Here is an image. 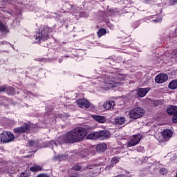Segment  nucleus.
Segmentation results:
<instances>
[{
  "label": "nucleus",
  "mask_w": 177,
  "mask_h": 177,
  "mask_svg": "<svg viewBox=\"0 0 177 177\" xmlns=\"http://www.w3.org/2000/svg\"><path fill=\"white\" fill-rule=\"evenodd\" d=\"M106 32V29H100V30H98V32H97L98 37H102V35H104Z\"/></svg>",
  "instance_id": "24"
},
{
  "label": "nucleus",
  "mask_w": 177,
  "mask_h": 177,
  "mask_svg": "<svg viewBox=\"0 0 177 177\" xmlns=\"http://www.w3.org/2000/svg\"><path fill=\"white\" fill-rule=\"evenodd\" d=\"M169 88L171 90H176L177 89V80H173L170 82L169 84Z\"/></svg>",
  "instance_id": "20"
},
{
  "label": "nucleus",
  "mask_w": 177,
  "mask_h": 177,
  "mask_svg": "<svg viewBox=\"0 0 177 177\" xmlns=\"http://www.w3.org/2000/svg\"><path fill=\"white\" fill-rule=\"evenodd\" d=\"M35 143V141H29L30 146H33V145Z\"/></svg>",
  "instance_id": "32"
},
{
  "label": "nucleus",
  "mask_w": 177,
  "mask_h": 177,
  "mask_svg": "<svg viewBox=\"0 0 177 177\" xmlns=\"http://www.w3.org/2000/svg\"><path fill=\"white\" fill-rule=\"evenodd\" d=\"M50 144L53 145V147H55V146H57V144H56V142H55V141H51Z\"/></svg>",
  "instance_id": "30"
},
{
  "label": "nucleus",
  "mask_w": 177,
  "mask_h": 177,
  "mask_svg": "<svg viewBox=\"0 0 177 177\" xmlns=\"http://www.w3.org/2000/svg\"><path fill=\"white\" fill-rule=\"evenodd\" d=\"M169 115H172V121L174 123H177V106H171L170 108L167 109V111Z\"/></svg>",
  "instance_id": "8"
},
{
  "label": "nucleus",
  "mask_w": 177,
  "mask_h": 177,
  "mask_svg": "<svg viewBox=\"0 0 177 177\" xmlns=\"http://www.w3.org/2000/svg\"><path fill=\"white\" fill-rule=\"evenodd\" d=\"M30 171H31V172H38L42 171V167L39 165L32 166L30 168Z\"/></svg>",
  "instance_id": "21"
},
{
  "label": "nucleus",
  "mask_w": 177,
  "mask_h": 177,
  "mask_svg": "<svg viewBox=\"0 0 177 177\" xmlns=\"http://www.w3.org/2000/svg\"><path fill=\"white\" fill-rule=\"evenodd\" d=\"M9 89H12V87H10Z\"/></svg>",
  "instance_id": "36"
},
{
  "label": "nucleus",
  "mask_w": 177,
  "mask_h": 177,
  "mask_svg": "<svg viewBox=\"0 0 177 177\" xmlns=\"http://www.w3.org/2000/svg\"><path fill=\"white\" fill-rule=\"evenodd\" d=\"M125 122H126L125 118L120 117V118H115V123L118 126L124 124Z\"/></svg>",
  "instance_id": "17"
},
{
  "label": "nucleus",
  "mask_w": 177,
  "mask_h": 177,
  "mask_svg": "<svg viewBox=\"0 0 177 177\" xmlns=\"http://www.w3.org/2000/svg\"><path fill=\"white\" fill-rule=\"evenodd\" d=\"M173 134L174 133L171 130L166 129L162 132V137H163L165 140H169V138H171Z\"/></svg>",
  "instance_id": "13"
},
{
  "label": "nucleus",
  "mask_w": 177,
  "mask_h": 177,
  "mask_svg": "<svg viewBox=\"0 0 177 177\" xmlns=\"http://www.w3.org/2000/svg\"><path fill=\"white\" fill-rule=\"evenodd\" d=\"M52 30L46 26H41L39 28V32L36 34L35 39L37 41H46L49 38L48 34Z\"/></svg>",
  "instance_id": "3"
},
{
  "label": "nucleus",
  "mask_w": 177,
  "mask_h": 177,
  "mask_svg": "<svg viewBox=\"0 0 177 177\" xmlns=\"http://www.w3.org/2000/svg\"><path fill=\"white\" fill-rule=\"evenodd\" d=\"M115 106V102L114 101H109L108 102H105L104 104V108L105 109H111V108H113Z\"/></svg>",
  "instance_id": "19"
},
{
  "label": "nucleus",
  "mask_w": 177,
  "mask_h": 177,
  "mask_svg": "<svg viewBox=\"0 0 177 177\" xmlns=\"http://www.w3.org/2000/svg\"><path fill=\"white\" fill-rule=\"evenodd\" d=\"M99 138V131H95L90 134V140H98Z\"/></svg>",
  "instance_id": "22"
},
{
  "label": "nucleus",
  "mask_w": 177,
  "mask_h": 177,
  "mask_svg": "<svg viewBox=\"0 0 177 177\" xmlns=\"http://www.w3.org/2000/svg\"><path fill=\"white\" fill-rule=\"evenodd\" d=\"M177 2V0H170V3H171V5H174V3H176Z\"/></svg>",
  "instance_id": "31"
},
{
  "label": "nucleus",
  "mask_w": 177,
  "mask_h": 177,
  "mask_svg": "<svg viewBox=\"0 0 177 177\" xmlns=\"http://www.w3.org/2000/svg\"><path fill=\"white\" fill-rule=\"evenodd\" d=\"M142 138V136L141 134H136L135 136H132L128 141L127 147H135L139 142H140Z\"/></svg>",
  "instance_id": "6"
},
{
  "label": "nucleus",
  "mask_w": 177,
  "mask_h": 177,
  "mask_svg": "<svg viewBox=\"0 0 177 177\" xmlns=\"http://www.w3.org/2000/svg\"><path fill=\"white\" fill-rule=\"evenodd\" d=\"M0 31L1 32H8V27L5 26L2 22L0 21Z\"/></svg>",
  "instance_id": "23"
},
{
  "label": "nucleus",
  "mask_w": 177,
  "mask_h": 177,
  "mask_svg": "<svg viewBox=\"0 0 177 177\" xmlns=\"http://www.w3.org/2000/svg\"><path fill=\"white\" fill-rule=\"evenodd\" d=\"M77 104L79 105V107H85L88 109L89 107V102L85 99H80L77 101Z\"/></svg>",
  "instance_id": "14"
},
{
  "label": "nucleus",
  "mask_w": 177,
  "mask_h": 177,
  "mask_svg": "<svg viewBox=\"0 0 177 177\" xmlns=\"http://www.w3.org/2000/svg\"><path fill=\"white\" fill-rule=\"evenodd\" d=\"M93 119L99 123H105L106 122V118L105 116H100L98 115H93Z\"/></svg>",
  "instance_id": "15"
},
{
  "label": "nucleus",
  "mask_w": 177,
  "mask_h": 177,
  "mask_svg": "<svg viewBox=\"0 0 177 177\" xmlns=\"http://www.w3.org/2000/svg\"><path fill=\"white\" fill-rule=\"evenodd\" d=\"M145 115V110L141 107L134 108L129 111V118L130 119H140V118H142Z\"/></svg>",
  "instance_id": "4"
},
{
  "label": "nucleus",
  "mask_w": 177,
  "mask_h": 177,
  "mask_svg": "<svg viewBox=\"0 0 177 177\" xmlns=\"http://www.w3.org/2000/svg\"><path fill=\"white\" fill-rule=\"evenodd\" d=\"M151 88H138L137 90V95L140 97V98H142L143 97H145L147 95V93L150 91Z\"/></svg>",
  "instance_id": "12"
},
{
  "label": "nucleus",
  "mask_w": 177,
  "mask_h": 177,
  "mask_svg": "<svg viewBox=\"0 0 177 177\" xmlns=\"http://www.w3.org/2000/svg\"><path fill=\"white\" fill-rule=\"evenodd\" d=\"M87 139H89V136H87Z\"/></svg>",
  "instance_id": "35"
},
{
  "label": "nucleus",
  "mask_w": 177,
  "mask_h": 177,
  "mask_svg": "<svg viewBox=\"0 0 177 177\" xmlns=\"http://www.w3.org/2000/svg\"><path fill=\"white\" fill-rule=\"evenodd\" d=\"M95 149L98 152H104L107 149V145L105 142H101L97 147H91V148L90 147V152L91 151L95 152Z\"/></svg>",
  "instance_id": "7"
},
{
  "label": "nucleus",
  "mask_w": 177,
  "mask_h": 177,
  "mask_svg": "<svg viewBox=\"0 0 177 177\" xmlns=\"http://www.w3.org/2000/svg\"><path fill=\"white\" fill-rule=\"evenodd\" d=\"M88 135V130L82 127H77L66 134L63 140V137L59 138V143H74L82 140Z\"/></svg>",
  "instance_id": "1"
},
{
  "label": "nucleus",
  "mask_w": 177,
  "mask_h": 177,
  "mask_svg": "<svg viewBox=\"0 0 177 177\" xmlns=\"http://www.w3.org/2000/svg\"><path fill=\"white\" fill-rule=\"evenodd\" d=\"M161 20H162V19L161 17H160L159 19H156V21H161Z\"/></svg>",
  "instance_id": "34"
},
{
  "label": "nucleus",
  "mask_w": 177,
  "mask_h": 177,
  "mask_svg": "<svg viewBox=\"0 0 177 177\" xmlns=\"http://www.w3.org/2000/svg\"><path fill=\"white\" fill-rule=\"evenodd\" d=\"M111 136V134L110 131H108L107 130L98 131V138L101 140H107L108 138H110Z\"/></svg>",
  "instance_id": "10"
},
{
  "label": "nucleus",
  "mask_w": 177,
  "mask_h": 177,
  "mask_svg": "<svg viewBox=\"0 0 177 177\" xmlns=\"http://www.w3.org/2000/svg\"><path fill=\"white\" fill-rule=\"evenodd\" d=\"M154 104L155 105H159V104H161V101H156Z\"/></svg>",
  "instance_id": "33"
},
{
  "label": "nucleus",
  "mask_w": 177,
  "mask_h": 177,
  "mask_svg": "<svg viewBox=\"0 0 177 177\" xmlns=\"http://www.w3.org/2000/svg\"><path fill=\"white\" fill-rule=\"evenodd\" d=\"M160 174H166L167 173V170L165 168H162L160 170Z\"/></svg>",
  "instance_id": "26"
},
{
  "label": "nucleus",
  "mask_w": 177,
  "mask_h": 177,
  "mask_svg": "<svg viewBox=\"0 0 177 177\" xmlns=\"http://www.w3.org/2000/svg\"><path fill=\"white\" fill-rule=\"evenodd\" d=\"M31 174L30 171H26L20 174V177H30Z\"/></svg>",
  "instance_id": "25"
},
{
  "label": "nucleus",
  "mask_w": 177,
  "mask_h": 177,
  "mask_svg": "<svg viewBox=\"0 0 177 177\" xmlns=\"http://www.w3.org/2000/svg\"><path fill=\"white\" fill-rule=\"evenodd\" d=\"M73 169H74L75 171H80L81 167H80V165H76L73 167Z\"/></svg>",
  "instance_id": "27"
},
{
  "label": "nucleus",
  "mask_w": 177,
  "mask_h": 177,
  "mask_svg": "<svg viewBox=\"0 0 177 177\" xmlns=\"http://www.w3.org/2000/svg\"><path fill=\"white\" fill-rule=\"evenodd\" d=\"M6 89V87H5L4 86H0V92H3V91H5Z\"/></svg>",
  "instance_id": "28"
},
{
  "label": "nucleus",
  "mask_w": 177,
  "mask_h": 177,
  "mask_svg": "<svg viewBox=\"0 0 177 177\" xmlns=\"http://www.w3.org/2000/svg\"><path fill=\"white\" fill-rule=\"evenodd\" d=\"M15 140V135L10 132L4 131L0 134V142L1 143H9Z\"/></svg>",
  "instance_id": "5"
},
{
  "label": "nucleus",
  "mask_w": 177,
  "mask_h": 177,
  "mask_svg": "<svg viewBox=\"0 0 177 177\" xmlns=\"http://www.w3.org/2000/svg\"><path fill=\"white\" fill-rule=\"evenodd\" d=\"M124 79L125 77L123 76V75H118L114 79H111L105 83L104 84V88L109 90L113 87H118V86H120V82H122V80H124Z\"/></svg>",
  "instance_id": "2"
},
{
  "label": "nucleus",
  "mask_w": 177,
  "mask_h": 177,
  "mask_svg": "<svg viewBox=\"0 0 177 177\" xmlns=\"http://www.w3.org/2000/svg\"><path fill=\"white\" fill-rule=\"evenodd\" d=\"M90 108H91V111H94L95 109V106H94V105H91V104H90Z\"/></svg>",
  "instance_id": "29"
},
{
  "label": "nucleus",
  "mask_w": 177,
  "mask_h": 177,
  "mask_svg": "<svg viewBox=\"0 0 177 177\" xmlns=\"http://www.w3.org/2000/svg\"><path fill=\"white\" fill-rule=\"evenodd\" d=\"M30 129V126L28 124H25L21 127H17L14 129V133H17L20 135V133H24V132H27Z\"/></svg>",
  "instance_id": "9"
},
{
  "label": "nucleus",
  "mask_w": 177,
  "mask_h": 177,
  "mask_svg": "<svg viewBox=\"0 0 177 177\" xmlns=\"http://www.w3.org/2000/svg\"><path fill=\"white\" fill-rule=\"evenodd\" d=\"M176 177H177V174H176Z\"/></svg>",
  "instance_id": "37"
},
{
  "label": "nucleus",
  "mask_w": 177,
  "mask_h": 177,
  "mask_svg": "<svg viewBox=\"0 0 177 177\" xmlns=\"http://www.w3.org/2000/svg\"><path fill=\"white\" fill-rule=\"evenodd\" d=\"M167 80H168V76L165 74L158 75L155 79L156 83H165Z\"/></svg>",
  "instance_id": "11"
},
{
  "label": "nucleus",
  "mask_w": 177,
  "mask_h": 177,
  "mask_svg": "<svg viewBox=\"0 0 177 177\" xmlns=\"http://www.w3.org/2000/svg\"><path fill=\"white\" fill-rule=\"evenodd\" d=\"M118 162H119V159H118V158H113L111 160V165L109 166H106V167H105V169L109 170V169L113 167V166H115V165H116Z\"/></svg>",
  "instance_id": "18"
},
{
  "label": "nucleus",
  "mask_w": 177,
  "mask_h": 177,
  "mask_svg": "<svg viewBox=\"0 0 177 177\" xmlns=\"http://www.w3.org/2000/svg\"><path fill=\"white\" fill-rule=\"evenodd\" d=\"M68 154H62L57 155L54 157L55 161H64V160H67Z\"/></svg>",
  "instance_id": "16"
}]
</instances>
